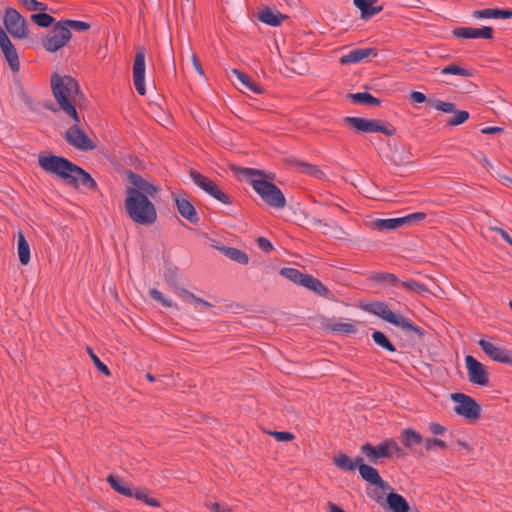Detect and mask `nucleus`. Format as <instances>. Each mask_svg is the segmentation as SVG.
<instances>
[{"mask_svg": "<svg viewBox=\"0 0 512 512\" xmlns=\"http://www.w3.org/2000/svg\"><path fill=\"white\" fill-rule=\"evenodd\" d=\"M130 180L133 186L126 189V214L135 224H154L157 221V209L151 198L160 191L159 187L135 173H131Z\"/></svg>", "mask_w": 512, "mask_h": 512, "instance_id": "1", "label": "nucleus"}, {"mask_svg": "<svg viewBox=\"0 0 512 512\" xmlns=\"http://www.w3.org/2000/svg\"><path fill=\"white\" fill-rule=\"evenodd\" d=\"M39 166L48 174H52L74 189L83 187L91 192H98L99 187L94 178L83 168L69 159L56 155H40Z\"/></svg>", "mask_w": 512, "mask_h": 512, "instance_id": "2", "label": "nucleus"}, {"mask_svg": "<svg viewBox=\"0 0 512 512\" xmlns=\"http://www.w3.org/2000/svg\"><path fill=\"white\" fill-rule=\"evenodd\" d=\"M51 91L56 101L54 105L46 106L52 112L61 111L73 121H78L76 109L79 98H82L78 82L71 76H61L57 73L51 75Z\"/></svg>", "mask_w": 512, "mask_h": 512, "instance_id": "3", "label": "nucleus"}, {"mask_svg": "<svg viewBox=\"0 0 512 512\" xmlns=\"http://www.w3.org/2000/svg\"><path fill=\"white\" fill-rule=\"evenodd\" d=\"M241 175L250 180L253 189L261 196V198L269 206L275 208H284L286 199L282 191L272 182L264 179H257L256 176L262 177L260 170L253 168H242Z\"/></svg>", "mask_w": 512, "mask_h": 512, "instance_id": "4", "label": "nucleus"}, {"mask_svg": "<svg viewBox=\"0 0 512 512\" xmlns=\"http://www.w3.org/2000/svg\"><path fill=\"white\" fill-rule=\"evenodd\" d=\"M366 310L391 324L401 327L405 331L413 332L420 337L424 335V330L421 327L415 325L410 319L395 314L384 302L376 301L370 303L367 305Z\"/></svg>", "mask_w": 512, "mask_h": 512, "instance_id": "5", "label": "nucleus"}, {"mask_svg": "<svg viewBox=\"0 0 512 512\" xmlns=\"http://www.w3.org/2000/svg\"><path fill=\"white\" fill-rule=\"evenodd\" d=\"M361 452L373 463H377L382 458H391L393 456L403 458L406 455L404 449L392 438L383 440L377 446L367 442L361 446Z\"/></svg>", "mask_w": 512, "mask_h": 512, "instance_id": "6", "label": "nucleus"}, {"mask_svg": "<svg viewBox=\"0 0 512 512\" xmlns=\"http://www.w3.org/2000/svg\"><path fill=\"white\" fill-rule=\"evenodd\" d=\"M343 121L347 126L359 133L380 132L388 137L394 136L396 133V128L392 124L379 119L347 116Z\"/></svg>", "mask_w": 512, "mask_h": 512, "instance_id": "7", "label": "nucleus"}, {"mask_svg": "<svg viewBox=\"0 0 512 512\" xmlns=\"http://www.w3.org/2000/svg\"><path fill=\"white\" fill-rule=\"evenodd\" d=\"M2 20L6 34L8 33L14 39H25L28 37L26 19L15 8H6L3 12Z\"/></svg>", "mask_w": 512, "mask_h": 512, "instance_id": "8", "label": "nucleus"}, {"mask_svg": "<svg viewBox=\"0 0 512 512\" xmlns=\"http://www.w3.org/2000/svg\"><path fill=\"white\" fill-rule=\"evenodd\" d=\"M71 37L72 33L58 21L43 37L42 46L46 51L54 53L65 47Z\"/></svg>", "mask_w": 512, "mask_h": 512, "instance_id": "9", "label": "nucleus"}, {"mask_svg": "<svg viewBox=\"0 0 512 512\" xmlns=\"http://www.w3.org/2000/svg\"><path fill=\"white\" fill-rule=\"evenodd\" d=\"M80 122L81 120L78 116V121H73V125L66 130L64 139L69 145L78 150L92 151L96 148V144L80 127Z\"/></svg>", "mask_w": 512, "mask_h": 512, "instance_id": "10", "label": "nucleus"}, {"mask_svg": "<svg viewBox=\"0 0 512 512\" xmlns=\"http://www.w3.org/2000/svg\"><path fill=\"white\" fill-rule=\"evenodd\" d=\"M189 174L194 184L208 193L210 196L222 202L223 204L229 205L232 203L230 197L225 192H223L212 179L194 169L190 170Z\"/></svg>", "mask_w": 512, "mask_h": 512, "instance_id": "11", "label": "nucleus"}, {"mask_svg": "<svg viewBox=\"0 0 512 512\" xmlns=\"http://www.w3.org/2000/svg\"><path fill=\"white\" fill-rule=\"evenodd\" d=\"M451 398L457 403L454 411L464 418L474 421L481 416V407L472 397L463 393H454Z\"/></svg>", "mask_w": 512, "mask_h": 512, "instance_id": "12", "label": "nucleus"}, {"mask_svg": "<svg viewBox=\"0 0 512 512\" xmlns=\"http://www.w3.org/2000/svg\"><path fill=\"white\" fill-rule=\"evenodd\" d=\"M467 374L472 384L486 386L489 382V374L485 365L471 355L465 357Z\"/></svg>", "mask_w": 512, "mask_h": 512, "instance_id": "13", "label": "nucleus"}, {"mask_svg": "<svg viewBox=\"0 0 512 512\" xmlns=\"http://www.w3.org/2000/svg\"><path fill=\"white\" fill-rule=\"evenodd\" d=\"M0 48L11 71L18 73L20 70L19 56L14 44L11 42L4 29H0Z\"/></svg>", "mask_w": 512, "mask_h": 512, "instance_id": "14", "label": "nucleus"}, {"mask_svg": "<svg viewBox=\"0 0 512 512\" xmlns=\"http://www.w3.org/2000/svg\"><path fill=\"white\" fill-rule=\"evenodd\" d=\"M478 345L482 351L493 361L512 365V351L503 347L494 345L485 339H480Z\"/></svg>", "mask_w": 512, "mask_h": 512, "instance_id": "15", "label": "nucleus"}, {"mask_svg": "<svg viewBox=\"0 0 512 512\" xmlns=\"http://www.w3.org/2000/svg\"><path fill=\"white\" fill-rule=\"evenodd\" d=\"M133 82L136 91L140 95H145V49L139 48L136 51L133 63Z\"/></svg>", "mask_w": 512, "mask_h": 512, "instance_id": "16", "label": "nucleus"}, {"mask_svg": "<svg viewBox=\"0 0 512 512\" xmlns=\"http://www.w3.org/2000/svg\"><path fill=\"white\" fill-rule=\"evenodd\" d=\"M452 34L456 38L463 39H492L493 38V29L488 26H484L482 28H474V27H457L453 29Z\"/></svg>", "mask_w": 512, "mask_h": 512, "instance_id": "17", "label": "nucleus"}, {"mask_svg": "<svg viewBox=\"0 0 512 512\" xmlns=\"http://www.w3.org/2000/svg\"><path fill=\"white\" fill-rule=\"evenodd\" d=\"M371 55H373V56L377 55L376 49H374V48L353 49L340 58V63L341 64L359 63Z\"/></svg>", "mask_w": 512, "mask_h": 512, "instance_id": "18", "label": "nucleus"}, {"mask_svg": "<svg viewBox=\"0 0 512 512\" xmlns=\"http://www.w3.org/2000/svg\"><path fill=\"white\" fill-rule=\"evenodd\" d=\"M176 206L179 214L192 224L199 222L198 213L193 204L186 198H176Z\"/></svg>", "mask_w": 512, "mask_h": 512, "instance_id": "19", "label": "nucleus"}, {"mask_svg": "<svg viewBox=\"0 0 512 512\" xmlns=\"http://www.w3.org/2000/svg\"><path fill=\"white\" fill-rule=\"evenodd\" d=\"M358 470H359L360 476L365 481L369 482L370 484L381 487V488L385 485V482L381 478V476L376 468L361 462L358 465Z\"/></svg>", "mask_w": 512, "mask_h": 512, "instance_id": "20", "label": "nucleus"}, {"mask_svg": "<svg viewBox=\"0 0 512 512\" xmlns=\"http://www.w3.org/2000/svg\"><path fill=\"white\" fill-rule=\"evenodd\" d=\"M473 17L476 19H509L512 17L511 9H499V8H486L482 10H475Z\"/></svg>", "mask_w": 512, "mask_h": 512, "instance_id": "21", "label": "nucleus"}, {"mask_svg": "<svg viewBox=\"0 0 512 512\" xmlns=\"http://www.w3.org/2000/svg\"><path fill=\"white\" fill-rule=\"evenodd\" d=\"M258 18L261 22L267 25L277 27L280 26L288 16L266 7L259 12Z\"/></svg>", "mask_w": 512, "mask_h": 512, "instance_id": "22", "label": "nucleus"}, {"mask_svg": "<svg viewBox=\"0 0 512 512\" xmlns=\"http://www.w3.org/2000/svg\"><path fill=\"white\" fill-rule=\"evenodd\" d=\"M388 509L392 512H409L410 506L407 500L395 492L388 493L386 497Z\"/></svg>", "mask_w": 512, "mask_h": 512, "instance_id": "23", "label": "nucleus"}, {"mask_svg": "<svg viewBox=\"0 0 512 512\" xmlns=\"http://www.w3.org/2000/svg\"><path fill=\"white\" fill-rule=\"evenodd\" d=\"M361 462H363V458L357 457L355 460H352L343 452L338 453L333 458L334 465L342 471H354Z\"/></svg>", "mask_w": 512, "mask_h": 512, "instance_id": "24", "label": "nucleus"}, {"mask_svg": "<svg viewBox=\"0 0 512 512\" xmlns=\"http://www.w3.org/2000/svg\"><path fill=\"white\" fill-rule=\"evenodd\" d=\"M401 441L405 448L411 450L414 446L422 444L424 438L419 432L409 427L402 430Z\"/></svg>", "mask_w": 512, "mask_h": 512, "instance_id": "25", "label": "nucleus"}, {"mask_svg": "<svg viewBox=\"0 0 512 512\" xmlns=\"http://www.w3.org/2000/svg\"><path fill=\"white\" fill-rule=\"evenodd\" d=\"M302 286L323 297L330 295V290L319 279L312 275L306 274Z\"/></svg>", "mask_w": 512, "mask_h": 512, "instance_id": "26", "label": "nucleus"}, {"mask_svg": "<svg viewBox=\"0 0 512 512\" xmlns=\"http://www.w3.org/2000/svg\"><path fill=\"white\" fill-rule=\"evenodd\" d=\"M354 5L361 11L363 19H369L382 11V6H373L369 0H354Z\"/></svg>", "mask_w": 512, "mask_h": 512, "instance_id": "27", "label": "nucleus"}, {"mask_svg": "<svg viewBox=\"0 0 512 512\" xmlns=\"http://www.w3.org/2000/svg\"><path fill=\"white\" fill-rule=\"evenodd\" d=\"M233 74L236 75L237 79L247 88L249 91L262 94L264 89L261 85L257 84L253 81L246 73L241 72L240 70L233 69Z\"/></svg>", "mask_w": 512, "mask_h": 512, "instance_id": "28", "label": "nucleus"}, {"mask_svg": "<svg viewBox=\"0 0 512 512\" xmlns=\"http://www.w3.org/2000/svg\"><path fill=\"white\" fill-rule=\"evenodd\" d=\"M403 225H405V220H403V217L390 218V219H377L376 221L373 222L374 228L379 231L394 230Z\"/></svg>", "mask_w": 512, "mask_h": 512, "instance_id": "29", "label": "nucleus"}, {"mask_svg": "<svg viewBox=\"0 0 512 512\" xmlns=\"http://www.w3.org/2000/svg\"><path fill=\"white\" fill-rule=\"evenodd\" d=\"M17 250L20 263L27 265L30 262V247L22 232L18 233Z\"/></svg>", "mask_w": 512, "mask_h": 512, "instance_id": "30", "label": "nucleus"}, {"mask_svg": "<svg viewBox=\"0 0 512 512\" xmlns=\"http://www.w3.org/2000/svg\"><path fill=\"white\" fill-rule=\"evenodd\" d=\"M110 486L119 494L124 495L126 497H132L131 488L132 485L124 482L123 480L114 477L113 475H109L107 478Z\"/></svg>", "mask_w": 512, "mask_h": 512, "instance_id": "31", "label": "nucleus"}, {"mask_svg": "<svg viewBox=\"0 0 512 512\" xmlns=\"http://www.w3.org/2000/svg\"><path fill=\"white\" fill-rule=\"evenodd\" d=\"M221 251L223 252V254L226 257H228L229 259H231L239 264H242V265L248 264V261H249L248 255L242 250H239L234 247H222Z\"/></svg>", "mask_w": 512, "mask_h": 512, "instance_id": "32", "label": "nucleus"}, {"mask_svg": "<svg viewBox=\"0 0 512 512\" xmlns=\"http://www.w3.org/2000/svg\"><path fill=\"white\" fill-rule=\"evenodd\" d=\"M349 98L357 104H367V105H373L378 106L381 103V100L379 98L374 97L372 94L368 92H358L349 94Z\"/></svg>", "mask_w": 512, "mask_h": 512, "instance_id": "33", "label": "nucleus"}, {"mask_svg": "<svg viewBox=\"0 0 512 512\" xmlns=\"http://www.w3.org/2000/svg\"><path fill=\"white\" fill-rule=\"evenodd\" d=\"M131 494L133 498H136L139 501L144 502L146 505L150 507H160V501L152 498L148 495L147 490L141 488H135L132 486Z\"/></svg>", "mask_w": 512, "mask_h": 512, "instance_id": "34", "label": "nucleus"}, {"mask_svg": "<svg viewBox=\"0 0 512 512\" xmlns=\"http://www.w3.org/2000/svg\"><path fill=\"white\" fill-rule=\"evenodd\" d=\"M280 275L285 277L286 279L292 281L295 284H299L302 286L303 280L306 276V274H303L300 270L296 268H282L280 270Z\"/></svg>", "mask_w": 512, "mask_h": 512, "instance_id": "35", "label": "nucleus"}, {"mask_svg": "<svg viewBox=\"0 0 512 512\" xmlns=\"http://www.w3.org/2000/svg\"><path fill=\"white\" fill-rule=\"evenodd\" d=\"M398 285L407 291L415 292L417 294H423V293L429 292L426 285H424L416 280H413V279L399 281Z\"/></svg>", "mask_w": 512, "mask_h": 512, "instance_id": "36", "label": "nucleus"}, {"mask_svg": "<svg viewBox=\"0 0 512 512\" xmlns=\"http://www.w3.org/2000/svg\"><path fill=\"white\" fill-rule=\"evenodd\" d=\"M372 339L381 348L389 351L396 352V347L391 343L387 336L381 331H374L372 333Z\"/></svg>", "mask_w": 512, "mask_h": 512, "instance_id": "37", "label": "nucleus"}, {"mask_svg": "<svg viewBox=\"0 0 512 512\" xmlns=\"http://www.w3.org/2000/svg\"><path fill=\"white\" fill-rule=\"evenodd\" d=\"M60 22H61V24H63V27H66L68 29L69 32H71L72 30H74L76 32H86L91 27L88 22L80 21V20L66 19V20H60Z\"/></svg>", "mask_w": 512, "mask_h": 512, "instance_id": "38", "label": "nucleus"}, {"mask_svg": "<svg viewBox=\"0 0 512 512\" xmlns=\"http://www.w3.org/2000/svg\"><path fill=\"white\" fill-rule=\"evenodd\" d=\"M292 165L295 167H298L301 172L311 175V176H318L322 174V171L318 168V166L303 162L297 159H294L291 161Z\"/></svg>", "mask_w": 512, "mask_h": 512, "instance_id": "39", "label": "nucleus"}, {"mask_svg": "<svg viewBox=\"0 0 512 512\" xmlns=\"http://www.w3.org/2000/svg\"><path fill=\"white\" fill-rule=\"evenodd\" d=\"M31 20L38 25L39 27L47 28L51 26L55 19L51 15L44 13L43 11H39V13L32 14Z\"/></svg>", "mask_w": 512, "mask_h": 512, "instance_id": "40", "label": "nucleus"}, {"mask_svg": "<svg viewBox=\"0 0 512 512\" xmlns=\"http://www.w3.org/2000/svg\"><path fill=\"white\" fill-rule=\"evenodd\" d=\"M372 279L379 283H385L391 286H397L399 279L396 275L388 272H377L372 275Z\"/></svg>", "mask_w": 512, "mask_h": 512, "instance_id": "41", "label": "nucleus"}, {"mask_svg": "<svg viewBox=\"0 0 512 512\" xmlns=\"http://www.w3.org/2000/svg\"><path fill=\"white\" fill-rule=\"evenodd\" d=\"M441 73L446 74H452V75H458L462 77H471L473 76V73L470 69L463 68L456 64H450L448 66H445L442 68Z\"/></svg>", "mask_w": 512, "mask_h": 512, "instance_id": "42", "label": "nucleus"}, {"mask_svg": "<svg viewBox=\"0 0 512 512\" xmlns=\"http://www.w3.org/2000/svg\"><path fill=\"white\" fill-rule=\"evenodd\" d=\"M27 11H46L48 5L37 0H17Z\"/></svg>", "mask_w": 512, "mask_h": 512, "instance_id": "43", "label": "nucleus"}, {"mask_svg": "<svg viewBox=\"0 0 512 512\" xmlns=\"http://www.w3.org/2000/svg\"><path fill=\"white\" fill-rule=\"evenodd\" d=\"M454 116L447 121L448 126H458L469 119V112L465 110H455Z\"/></svg>", "mask_w": 512, "mask_h": 512, "instance_id": "44", "label": "nucleus"}, {"mask_svg": "<svg viewBox=\"0 0 512 512\" xmlns=\"http://www.w3.org/2000/svg\"><path fill=\"white\" fill-rule=\"evenodd\" d=\"M331 328L333 331H336V332H339L342 334H346V335L354 334L357 331V327L353 323L339 322V323L333 324Z\"/></svg>", "mask_w": 512, "mask_h": 512, "instance_id": "45", "label": "nucleus"}, {"mask_svg": "<svg viewBox=\"0 0 512 512\" xmlns=\"http://www.w3.org/2000/svg\"><path fill=\"white\" fill-rule=\"evenodd\" d=\"M87 351L94 363V365L96 366V368L102 372L104 375L106 376H110L111 375V372H110V369L108 368V366L106 364H104L100 359L99 357L93 352V350L88 347L87 348Z\"/></svg>", "mask_w": 512, "mask_h": 512, "instance_id": "46", "label": "nucleus"}, {"mask_svg": "<svg viewBox=\"0 0 512 512\" xmlns=\"http://www.w3.org/2000/svg\"><path fill=\"white\" fill-rule=\"evenodd\" d=\"M431 105L439 110V111H442L444 113H452L454 112V109H455V104L452 103V102H445V101H442V100H435L433 102H431Z\"/></svg>", "mask_w": 512, "mask_h": 512, "instance_id": "47", "label": "nucleus"}, {"mask_svg": "<svg viewBox=\"0 0 512 512\" xmlns=\"http://www.w3.org/2000/svg\"><path fill=\"white\" fill-rule=\"evenodd\" d=\"M149 294L155 301L161 303L164 307L170 308L173 306V303L166 299L159 290L153 288L149 291Z\"/></svg>", "mask_w": 512, "mask_h": 512, "instance_id": "48", "label": "nucleus"}, {"mask_svg": "<svg viewBox=\"0 0 512 512\" xmlns=\"http://www.w3.org/2000/svg\"><path fill=\"white\" fill-rule=\"evenodd\" d=\"M174 292L178 296L182 297L187 302L197 303L198 298H199V297L195 296L192 292L188 291L185 288L175 287L174 288Z\"/></svg>", "mask_w": 512, "mask_h": 512, "instance_id": "49", "label": "nucleus"}, {"mask_svg": "<svg viewBox=\"0 0 512 512\" xmlns=\"http://www.w3.org/2000/svg\"><path fill=\"white\" fill-rule=\"evenodd\" d=\"M423 443H424V446H425L427 451L432 450L434 447H439L441 449H446L447 448L446 443L443 440L439 439V438L424 439Z\"/></svg>", "mask_w": 512, "mask_h": 512, "instance_id": "50", "label": "nucleus"}, {"mask_svg": "<svg viewBox=\"0 0 512 512\" xmlns=\"http://www.w3.org/2000/svg\"><path fill=\"white\" fill-rule=\"evenodd\" d=\"M277 441L286 442L295 439V435L287 431H273L270 433Z\"/></svg>", "mask_w": 512, "mask_h": 512, "instance_id": "51", "label": "nucleus"}, {"mask_svg": "<svg viewBox=\"0 0 512 512\" xmlns=\"http://www.w3.org/2000/svg\"><path fill=\"white\" fill-rule=\"evenodd\" d=\"M425 218H426L425 213L415 212V213L409 214L407 216H404L403 220H405V225H406V224H412L415 222H421V221L425 220Z\"/></svg>", "mask_w": 512, "mask_h": 512, "instance_id": "52", "label": "nucleus"}, {"mask_svg": "<svg viewBox=\"0 0 512 512\" xmlns=\"http://www.w3.org/2000/svg\"><path fill=\"white\" fill-rule=\"evenodd\" d=\"M256 242L258 247L266 254L270 253L273 250V245L271 241L265 237H258Z\"/></svg>", "mask_w": 512, "mask_h": 512, "instance_id": "53", "label": "nucleus"}, {"mask_svg": "<svg viewBox=\"0 0 512 512\" xmlns=\"http://www.w3.org/2000/svg\"><path fill=\"white\" fill-rule=\"evenodd\" d=\"M410 100L415 103H424L427 100V97L422 92L412 91L410 94Z\"/></svg>", "mask_w": 512, "mask_h": 512, "instance_id": "54", "label": "nucleus"}, {"mask_svg": "<svg viewBox=\"0 0 512 512\" xmlns=\"http://www.w3.org/2000/svg\"><path fill=\"white\" fill-rule=\"evenodd\" d=\"M429 430L434 435H442L445 433L446 428L439 423L432 422L429 424Z\"/></svg>", "mask_w": 512, "mask_h": 512, "instance_id": "55", "label": "nucleus"}, {"mask_svg": "<svg viewBox=\"0 0 512 512\" xmlns=\"http://www.w3.org/2000/svg\"><path fill=\"white\" fill-rule=\"evenodd\" d=\"M492 230L495 231L496 233L500 234L502 239L512 247V238L504 229L499 228V227H494V228H492Z\"/></svg>", "mask_w": 512, "mask_h": 512, "instance_id": "56", "label": "nucleus"}, {"mask_svg": "<svg viewBox=\"0 0 512 512\" xmlns=\"http://www.w3.org/2000/svg\"><path fill=\"white\" fill-rule=\"evenodd\" d=\"M483 134H498L503 132V128L497 126L485 127L481 130Z\"/></svg>", "mask_w": 512, "mask_h": 512, "instance_id": "57", "label": "nucleus"}, {"mask_svg": "<svg viewBox=\"0 0 512 512\" xmlns=\"http://www.w3.org/2000/svg\"><path fill=\"white\" fill-rule=\"evenodd\" d=\"M210 509L213 511V512H231V509L227 506H223L219 503H213L211 506H210Z\"/></svg>", "mask_w": 512, "mask_h": 512, "instance_id": "58", "label": "nucleus"}, {"mask_svg": "<svg viewBox=\"0 0 512 512\" xmlns=\"http://www.w3.org/2000/svg\"><path fill=\"white\" fill-rule=\"evenodd\" d=\"M192 63H193V66H194L195 70H196L200 75H203V70H202L201 62H200V60L198 59V57H197L196 55H193V56H192Z\"/></svg>", "mask_w": 512, "mask_h": 512, "instance_id": "59", "label": "nucleus"}, {"mask_svg": "<svg viewBox=\"0 0 512 512\" xmlns=\"http://www.w3.org/2000/svg\"><path fill=\"white\" fill-rule=\"evenodd\" d=\"M369 497L375 500L377 503H380L383 499L382 495L379 492L374 491L372 494H369Z\"/></svg>", "mask_w": 512, "mask_h": 512, "instance_id": "60", "label": "nucleus"}, {"mask_svg": "<svg viewBox=\"0 0 512 512\" xmlns=\"http://www.w3.org/2000/svg\"><path fill=\"white\" fill-rule=\"evenodd\" d=\"M329 508L331 512H345L341 507L337 506L336 504L329 502Z\"/></svg>", "mask_w": 512, "mask_h": 512, "instance_id": "61", "label": "nucleus"}, {"mask_svg": "<svg viewBox=\"0 0 512 512\" xmlns=\"http://www.w3.org/2000/svg\"><path fill=\"white\" fill-rule=\"evenodd\" d=\"M197 304H200V305H202L204 307H207V308L212 307L211 303H209V302H207V301H205V300H203L201 298H198Z\"/></svg>", "mask_w": 512, "mask_h": 512, "instance_id": "62", "label": "nucleus"}, {"mask_svg": "<svg viewBox=\"0 0 512 512\" xmlns=\"http://www.w3.org/2000/svg\"><path fill=\"white\" fill-rule=\"evenodd\" d=\"M310 222L314 226L323 224V221L321 219H318V218H312Z\"/></svg>", "mask_w": 512, "mask_h": 512, "instance_id": "63", "label": "nucleus"}, {"mask_svg": "<svg viewBox=\"0 0 512 512\" xmlns=\"http://www.w3.org/2000/svg\"><path fill=\"white\" fill-rule=\"evenodd\" d=\"M146 379L149 381V382H154L155 381V377L151 374V373H147L145 375Z\"/></svg>", "mask_w": 512, "mask_h": 512, "instance_id": "64", "label": "nucleus"}]
</instances>
